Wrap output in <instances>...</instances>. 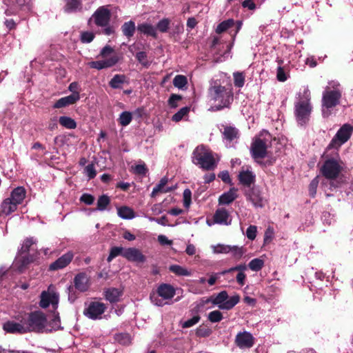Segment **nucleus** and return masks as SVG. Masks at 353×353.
Here are the masks:
<instances>
[{"label": "nucleus", "instance_id": "nucleus-47", "mask_svg": "<svg viewBox=\"0 0 353 353\" xmlns=\"http://www.w3.org/2000/svg\"><path fill=\"white\" fill-rule=\"evenodd\" d=\"M263 260L261 259H254L248 263V267L252 271H259L263 268Z\"/></svg>", "mask_w": 353, "mask_h": 353}, {"label": "nucleus", "instance_id": "nucleus-49", "mask_svg": "<svg viewBox=\"0 0 353 353\" xmlns=\"http://www.w3.org/2000/svg\"><path fill=\"white\" fill-rule=\"evenodd\" d=\"M94 34L90 31L82 32L80 35V40L83 43H89L93 41Z\"/></svg>", "mask_w": 353, "mask_h": 353}, {"label": "nucleus", "instance_id": "nucleus-60", "mask_svg": "<svg viewBox=\"0 0 353 353\" xmlns=\"http://www.w3.org/2000/svg\"><path fill=\"white\" fill-rule=\"evenodd\" d=\"M181 99V97L178 94H172L168 99V105L172 108H175L178 106V102Z\"/></svg>", "mask_w": 353, "mask_h": 353}, {"label": "nucleus", "instance_id": "nucleus-34", "mask_svg": "<svg viewBox=\"0 0 353 353\" xmlns=\"http://www.w3.org/2000/svg\"><path fill=\"white\" fill-rule=\"evenodd\" d=\"M169 270L172 273H174L176 276H191L192 273L190 271L187 270L186 268L179 265H172L169 267Z\"/></svg>", "mask_w": 353, "mask_h": 353}, {"label": "nucleus", "instance_id": "nucleus-18", "mask_svg": "<svg viewBox=\"0 0 353 353\" xmlns=\"http://www.w3.org/2000/svg\"><path fill=\"white\" fill-rule=\"evenodd\" d=\"M235 344L239 348H250L254 345V337L248 332H239L235 338Z\"/></svg>", "mask_w": 353, "mask_h": 353}, {"label": "nucleus", "instance_id": "nucleus-38", "mask_svg": "<svg viewBox=\"0 0 353 353\" xmlns=\"http://www.w3.org/2000/svg\"><path fill=\"white\" fill-rule=\"evenodd\" d=\"M132 120V114L128 111L122 112L119 117V123L122 126L128 125Z\"/></svg>", "mask_w": 353, "mask_h": 353}, {"label": "nucleus", "instance_id": "nucleus-10", "mask_svg": "<svg viewBox=\"0 0 353 353\" xmlns=\"http://www.w3.org/2000/svg\"><path fill=\"white\" fill-rule=\"evenodd\" d=\"M240 301L239 295L231 296L228 299V294L226 291H221L219 292L212 301L214 305H218L219 308L221 310H231Z\"/></svg>", "mask_w": 353, "mask_h": 353}, {"label": "nucleus", "instance_id": "nucleus-40", "mask_svg": "<svg viewBox=\"0 0 353 353\" xmlns=\"http://www.w3.org/2000/svg\"><path fill=\"white\" fill-rule=\"evenodd\" d=\"M167 183V178H161L160 183L153 188L152 192V196H155L159 192H167L168 190H164V186L166 185Z\"/></svg>", "mask_w": 353, "mask_h": 353}, {"label": "nucleus", "instance_id": "nucleus-46", "mask_svg": "<svg viewBox=\"0 0 353 353\" xmlns=\"http://www.w3.org/2000/svg\"><path fill=\"white\" fill-rule=\"evenodd\" d=\"M212 334V330L205 325H200L196 330V335L199 337H207Z\"/></svg>", "mask_w": 353, "mask_h": 353}, {"label": "nucleus", "instance_id": "nucleus-25", "mask_svg": "<svg viewBox=\"0 0 353 353\" xmlns=\"http://www.w3.org/2000/svg\"><path fill=\"white\" fill-rule=\"evenodd\" d=\"M26 196V190L22 186H19L14 188L11 194L10 199L15 202L17 205L22 203Z\"/></svg>", "mask_w": 353, "mask_h": 353}, {"label": "nucleus", "instance_id": "nucleus-23", "mask_svg": "<svg viewBox=\"0 0 353 353\" xmlns=\"http://www.w3.org/2000/svg\"><path fill=\"white\" fill-rule=\"evenodd\" d=\"M157 292L165 300L171 299L175 295L174 288L167 283H162L159 285L157 290Z\"/></svg>", "mask_w": 353, "mask_h": 353}, {"label": "nucleus", "instance_id": "nucleus-44", "mask_svg": "<svg viewBox=\"0 0 353 353\" xmlns=\"http://www.w3.org/2000/svg\"><path fill=\"white\" fill-rule=\"evenodd\" d=\"M190 112V108L183 107L181 108L176 113H175L172 117V120L175 122L180 121L184 117L187 116Z\"/></svg>", "mask_w": 353, "mask_h": 353}, {"label": "nucleus", "instance_id": "nucleus-62", "mask_svg": "<svg viewBox=\"0 0 353 353\" xmlns=\"http://www.w3.org/2000/svg\"><path fill=\"white\" fill-rule=\"evenodd\" d=\"M33 261L32 258L30 256H23L20 261L21 264L19 265V269L21 270L23 268H25L28 265Z\"/></svg>", "mask_w": 353, "mask_h": 353}, {"label": "nucleus", "instance_id": "nucleus-45", "mask_svg": "<svg viewBox=\"0 0 353 353\" xmlns=\"http://www.w3.org/2000/svg\"><path fill=\"white\" fill-rule=\"evenodd\" d=\"M124 248L122 247H112L110 249V252L109 256H108L107 261L110 262L113 259L117 257V256L121 255L123 256Z\"/></svg>", "mask_w": 353, "mask_h": 353}, {"label": "nucleus", "instance_id": "nucleus-27", "mask_svg": "<svg viewBox=\"0 0 353 353\" xmlns=\"http://www.w3.org/2000/svg\"><path fill=\"white\" fill-rule=\"evenodd\" d=\"M17 205L10 197L7 198L1 203V212L6 215H9L17 209Z\"/></svg>", "mask_w": 353, "mask_h": 353}, {"label": "nucleus", "instance_id": "nucleus-59", "mask_svg": "<svg viewBox=\"0 0 353 353\" xmlns=\"http://www.w3.org/2000/svg\"><path fill=\"white\" fill-rule=\"evenodd\" d=\"M237 176H255V174H253L249 165H244L241 168Z\"/></svg>", "mask_w": 353, "mask_h": 353}, {"label": "nucleus", "instance_id": "nucleus-57", "mask_svg": "<svg viewBox=\"0 0 353 353\" xmlns=\"http://www.w3.org/2000/svg\"><path fill=\"white\" fill-rule=\"evenodd\" d=\"M319 181L317 178H314L309 185V194L312 197H314L316 194V189L318 187Z\"/></svg>", "mask_w": 353, "mask_h": 353}, {"label": "nucleus", "instance_id": "nucleus-8", "mask_svg": "<svg viewBox=\"0 0 353 353\" xmlns=\"http://www.w3.org/2000/svg\"><path fill=\"white\" fill-rule=\"evenodd\" d=\"M312 106L310 99L300 100L295 103L294 114L297 123L301 125H305L310 120Z\"/></svg>", "mask_w": 353, "mask_h": 353}, {"label": "nucleus", "instance_id": "nucleus-37", "mask_svg": "<svg viewBox=\"0 0 353 353\" xmlns=\"http://www.w3.org/2000/svg\"><path fill=\"white\" fill-rule=\"evenodd\" d=\"M110 203V197L106 194H102L101 195L97 200V210L99 211H104L107 209V207Z\"/></svg>", "mask_w": 353, "mask_h": 353}, {"label": "nucleus", "instance_id": "nucleus-50", "mask_svg": "<svg viewBox=\"0 0 353 353\" xmlns=\"http://www.w3.org/2000/svg\"><path fill=\"white\" fill-rule=\"evenodd\" d=\"M132 170L133 171V174L138 175H145L147 174L148 170L144 163H139L135 165L132 166Z\"/></svg>", "mask_w": 353, "mask_h": 353}, {"label": "nucleus", "instance_id": "nucleus-12", "mask_svg": "<svg viewBox=\"0 0 353 353\" xmlns=\"http://www.w3.org/2000/svg\"><path fill=\"white\" fill-rule=\"evenodd\" d=\"M50 285L47 291H43L40 294L39 306L46 309L51 304L53 310H57L59 301V294L54 291H50Z\"/></svg>", "mask_w": 353, "mask_h": 353}, {"label": "nucleus", "instance_id": "nucleus-13", "mask_svg": "<svg viewBox=\"0 0 353 353\" xmlns=\"http://www.w3.org/2000/svg\"><path fill=\"white\" fill-rule=\"evenodd\" d=\"M223 142L227 148H232L239 138V130L232 126L222 125L221 129Z\"/></svg>", "mask_w": 353, "mask_h": 353}, {"label": "nucleus", "instance_id": "nucleus-24", "mask_svg": "<svg viewBox=\"0 0 353 353\" xmlns=\"http://www.w3.org/2000/svg\"><path fill=\"white\" fill-rule=\"evenodd\" d=\"M122 294L123 291L116 288H109L104 291L105 299L112 303L119 301L120 296Z\"/></svg>", "mask_w": 353, "mask_h": 353}, {"label": "nucleus", "instance_id": "nucleus-15", "mask_svg": "<svg viewBox=\"0 0 353 353\" xmlns=\"http://www.w3.org/2000/svg\"><path fill=\"white\" fill-rule=\"evenodd\" d=\"M281 146V143L276 138L271 140L270 145L266 144V164L270 165L276 161L279 156Z\"/></svg>", "mask_w": 353, "mask_h": 353}, {"label": "nucleus", "instance_id": "nucleus-51", "mask_svg": "<svg viewBox=\"0 0 353 353\" xmlns=\"http://www.w3.org/2000/svg\"><path fill=\"white\" fill-rule=\"evenodd\" d=\"M161 296L159 295V294L156 292H152L150 295V299L152 303H154L155 305L157 306H163L165 305V302L163 298H160Z\"/></svg>", "mask_w": 353, "mask_h": 353}, {"label": "nucleus", "instance_id": "nucleus-58", "mask_svg": "<svg viewBox=\"0 0 353 353\" xmlns=\"http://www.w3.org/2000/svg\"><path fill=\"white\" fill-rule=\"evenodd\" d=\"M257 228L255 225H250L246 230V236L250 240H254L256 238Z\"/></svg>", "mask_w": 353, "mask_h": 353}, {"label": "nucleus", "instance_id": "nucleus-53", "mask_svg": "<svg viewBox=\"0 0 353 353\" xmlns=\"http://www.w3.org/2000/svg\"><path fill=\"white\" fill-rule=\"evenodd\" d=\"M183 205L185 208H188L192 202V192L190 189H185L183 193Z\"/></svg>", "mask_w": 353, "mask_h": 353}, {"label": "nucleus", "instance_id": "nucleus-4", "mask_svg": "<svg viewBox=\"0 0 353 353\" xmlns=\"http://www.w3.org/2000/svg\"><path fill=\"white\" fill-rule=\"evenodd\" d=\"M325 161L320 168L322 176H339L341 174L345 172L347 168L345 163L341 160L339 153L333 156H322Z\"/></svg>", "mask_w": 353, "mask_h": 353}, {"label": "nucleus", "instance_id": "nucleus-52", "mask_svg": "<svg viewBox=\"0 0 353 353\" xmlns=\"http://www.w3.org/2000/svg\"><path fill=\"white\" fill-rule=\"evenodd\" d=\"M170 23L168 19L164 18L158 22L156 29L157 28L161 32H165L169 29Z\"/></svg>", "mask_w": 353, "mask_h": 353}, {"label": "nucleus", "instance_id": "nucleus-16", "mask_svg": "<svg viewBox=\"0 0 353 353\" xmlns=\"http://www.w3.org/2000/svg\"><path fill=\"white\" fill-rule=\"evenodd\" d=\"M250 152L252 157L257 162L265 157V142L261 138L256 137L252 143Z\"/></svg>", "mask_w": 353, "mask_h": 353}, {"label": "nucleus", "instance_id": "nucleus-11", "mask_svg": "<svg viewBox=\"0 0 353 353\" xmlns=\"http://www.w3.org/2000/svg\"><path fill=\"white\" fill-rule=\"evenodd\" d=\"M74 285H70L68 288L69 300L72 299V294H74V290L81 292H86L89 287V278L86 273L80 272L75 275L74 278Z\"/></svg>", "mask_w": 353, "mask_h": 353}, {"label": "nucleus", "instance_id": "nucleus-6", "mask_svg": "<svg viewBox=\"0 0 353 353\" xmlns=\"http://www.w3.org/2000/svg\"><path fill=\"white\" fill-rule=\"evenodd\" d=\"M110 11L104 6L99 7L92 15L89 22H94L97 27L103 28V33L111 35L114 33V28L110 25Z\"/></svg>", "mask_w": 353, "mask_h": 353}, {"label": "nucleus", "instance_id": "nucleus-54", "mask_svg": "<svg viewBox=\"0 0 353 353\" xmlns=\"http://www.w3.org/2000/svg\"><path fill=\"white\" fill-rule=\"evenodd\" d=\"M136 58L144 67H148L150 65V63L147 59V54L145 52H139L137 53Z\"/></svg>", "mask_w": 353, "mask_h": 353}, {"label": "nucleus", "instance_id": "nucleus-33", "mask_svg": "<svg viewBox=\"0 0 353 353\" xmlns=\"http://www.w3.org/2000/svg\"><path fill=\"white\" fill-rule=\"evenodd\" d=\"M125 76L123 74H115L110 81L109 85L112 88L119 89L125 81Z\"/></svg>", "mask_w": 353, "mask_h": 353}, {"label": "nucleus", "instance_id": "nucleus-28", "mask_svg": "<svg viewBox=\"0 0 353 353\" xmlns=\"http://www.w3.org/2000/svg\"><path fill=\"white\" fill-rule=\"evenodd\" d=\"M137 30L142 34L152 36L154 38H156L157 36L156 28L148 23L139 24L137 26Z\"/></svg>", "mask_w": 353, "mask_h": 353}, {"label": "nucleus", "instance_id": "nucleus-5", "mask_svg": "<svg viewBox=\"0 0 353 353\" xmlns=\"http://www.w3.org/2000/svg\"><path fill=\"white\" fill-rule=\"evenodd\" d=\"M100 56L103 58L101 60L94 61L89 63L91 68L102 70L111 68L119 62L118 56L114 53V49L107 45L104 46L100 52Z\"/></svg>", "mask_w": 353, "mask_h": 353}, {"label": "nucleus", "instance_id": "nucleus-3", "mask_svg": "<svg viewBox=\"0 0 353 353\" xmlns=\"http://www.w3.org/2000/svg\"><path fill=\"white\" fill-rule=\"evenodd\" d=\"M28 332L43 333L46 330L48 319L46 314L41 310L26 313L21 319Z\"/></svg>", "mask_w": 353, "mask_h": 353}, {"label": "nucleus", "instance_id": "nucleus-2", "mask_svg": "<svg viewBox=\"0 0 353 353\" xmlns=\"http://www.w3.org/2000/svg\"><path fill=\"white\" fill-rule=\"evenodd\" d=\"M192 159L194 164L204 170H214L219 162L214 154L203 145L195 148Z\"/></svg>", "mask_w": 353, "mask_h": 353}, {"label": "nucleus", "instance_id": "nucleus-42", "mask_svg": "<svg viewBox=\"0 0 353 353\" xmlns=\"http://www.w3.org/2000/svg\"><path fill=\"white\" fill-rule=\"evenodd\" d=\"M234 84L235 87L242 88L245 83V75L243 72H236L233 73Z\"/></svg>", "mask_w": 353, "mask_h": 353}, {"label": "nucleus", "instance_id": "nucleus-9", "mask_svg": "<svg viewBox=\"0 0 353 353\" xmlns=\"http://www.w3.org/2000/svg\"><path fill=\"white\" fill-rule=\"evenodd\" d=\"M352 132L353 127L350 124H344L339 128L336 134L332 138L327 145L326 150H329L332 148L338 149L340 148L343 143L350 139Z\"/></svg>", "mask_w": 353, "mask_h": 353}, {"label": "nucleus", "instance_id": "nucleus-21", "mask_svg": "<svg viewBox=\"0 0 353 353\" xmlns=\"http://www.w3.org/2000/svg\"><path fill=\"white\" fill-rule=\"evenodd\" d=\"M278 67L276 68V79L280 82H285L290 78V66L288 64L283 65V60L277 59Z\"/></svg>", "mask_w": 353, "mask_h": 353}, {"label": "nucleus", "instance_id": "nucleus-32", "mask_svg": "<svg viewBox=\"0 0 353 353\" xmlns=\"http://www.w3.org/2000/svg\"><path fill=\"white\" fill-rule=\"evenodd\" d=\"M341 179L342 178H324L322 184L325 188L329 187V190H333L341 185Z\"/></svg>", "mask_w": 353, "mask_h": 353}, {"label": "nucleus", "instance_id": "nucleus-35", "mask_svg": "<svg viewBox=\"0 0 353 353\" xmlns=\"http://www.w3.org/2000/svg\"><path fill=\"white\" fill-rule=\"evenodd\" d=\"M81 8V0H67L64 7L65 12L70 13L79 10Z\"/></svg>", "mask_w": 353, "mask_h": 353}, {"label": "nucleus", "instance_id": "nucleus-29", "mask_svg": "<svg viewBox=\"0 0 353 353\" xmlns=\"http://www.w3.org/2000/svg\"><path fill=\"white\" fill-rule=\"evenodd\" d=\"M229 218V213L225 208H220L216 210L214 214V222L219 224L228 225V219Z\"/></svg>", "mask_w": 353, "mask_h": 353}, {"label": "nucleus", "instance_id": "nucleus-22", "mask_svg": "<svg viewBox=\"0 0 353 353\" xmlns=\"http://www.w3.org/2000/svg\"><path fill=\"white\" fill-rule=\"evenodd\" d=\"M80 99L79 93H72L70 95L59 99L53 105L54 108H61L75 103Z\"/></svg>", "mask_w": 353, "mask_h": 353}, {"label": "nucleus", "instance_id": "nucleus-20", "mask_svg": "<svg viewBox=\"0 0 353 353\" xmlns=\"http://www.w3.org/2000/svg\"><path fill=\"white\" fill-rule=\"evenodd\" d=\"M123 256L129 261L143 263L145 261V256L141 252L135 248H129L125 249Z\"/></svg>", "mask_w": 353, "mask_h": 353}, {"label": "nucleus", "instance_id": "nucleus-31", "mask_svg": "<svg viewBox=\"0 0 353 353\" xmlns=\"http://www.w3.org/2000/svg\"><path fill=\"white\" fill-rule=\"evenodd\" d=\"M136 26L133 21L125 22L121 26L123 34L128 38L132 37L135 32Z\"/></svg>", "mask_w": 353, "mask_h": 353}, {"label": "nucleus", "instance_id": "nucleus-61", "mask_svg": "<svg viewBox=\"0 0 353 353\" xmlns=\"http://www.w3.org/2000/svg\"><path fill=\"white\" fill-rule=\"evenodd\" d=\"M80 201L86 205H92L94 201V197L90 194L84 193L81 195Z\"/></svg>", "mask_w": 353, "mask_h": 353}, {"label": "nucleus", "instance_id": "nucleus-30", "mask_svg": "<svg viewBox=\"0 0 353 353\" xmlns=\"http://www.w3.org/2000/svg\"><path fill=\"white\" fill-rule=\"evenodd\" d=\"M118 216L123 219H132L135 217L134 210L128 206H121L117 208Z\"/></svg>", "mask_w": 353, "mask_h": 353}, {"label": "nucleus", "instance_id": "nucleus-1", "mask_svg": "<svg viewBox=\"0 0 353 353\" xmlns=\"http://www.w3.org/2000/svg\"><path fill=\"white\" fill-rule=\"evenodd\" d=\"M208 99L210 103L208 110L219 111L230 106L233 101V93L230 88L213 81L208 90Z\"/></svg>", "mask_w": 353, "mask_h": 353}, {"label": "nucleus", "instance_id": "nucleus-14", "mask_svg": "<svg viewBox=\"0 0 353 353\" xmlns=\"http://www.w3.org/2000/svg\"><path fill=\"white\" fill-rule=\"evenodd\" d=\"M106 309L107 306L105 303L99 301H92L89 304L88 307L85 309L83 313L90 319H100Z\"/></svg>", "mask_w": 353, "mask_h": 353}, {"label": "nucleus", "instance_id": "nucleus-19", "mask_svg": "<svg viewBox=\"0 0 353 353\" xmlns=\"http://www.w3.org/2000/svg\"><path fill=\"white\" fill-rule=\"evenodd\" d=\"M3 329L8 333L10 334H23L27 333L23 322L20 321V323L15 322L14 321H8L3 325Z\"/></svg>", "mask_w": 353, "mask_h": 353}, {"label": "nucleus", "instance_id": "nucleus-36", "mask_svg": "<svg viewBox=\"0 0 353 353\" xmlns=\"http://www.w3.org/2000/svg\"><path fill=\"white\" fill-rule=\"evenodd\" d=\"M59 123L63 127L67 129L72 130L77 128L76 121L70 117H60Z\"/></svg>", "mask_w": 353, "mask_h": 353}, {"label": "nucleus", "instance_id": "nucleus-48", "mask_svg": "<svg viewBox=\"0 0 353 353\" xmlns=\"http://www.w3.org/2000/svg\"><path fill=\"white\" fill-rule=\"evenodd\" d=\"M208 320L212 323L220 322L223 316V314L219 310H214L208 314Z\"/></svg>", "mask_w": 353, "mask_h": 353}, {"label": "nucleus", "instance_id": "nucleus-55", "mask_svg": "<svg viewBox=\"0 0 353 353\" xmlns=\"http://www.w3.org/2000/svg\"><path fill=\"white\" fill-rule=\"evenodd\" d=\"M34 243L33 239L32 238H28L26 239L23 244L21 248V254H28L30 251V247Z\"/></svg>", "mask_w": 353, "mask_h": 353}, {"label": "nucleus", "instance_id": "nucleus-39", "mask_svg": "<svg viewBox=\"0 0 353 353\" xmlns=\"http://www.w3.org/2000/svg\"><path fill=\"white\" fill-rule=\"evenodd\" d=\"M234 25V21L232 19L223 21L217 26L216 32L221 34L232 27Z\"/></svg>", "mask_w": 353, "mask_h": 353}, {"label": "nucleus", "instance_id": "nucleus-63", "mask_svg": "<svg viewBox=\"0 0 353 353\" xmlns=\"http://www.w3.org/2000/svg\"><path fill=\"white\" fill-rule=\"evenodd\" d=\"M84 173L88 176H94L96 175L95 168L93 164H88L84 168Z\"/></svg>", "mask_w": 353, "mask_h": 353}, {"label": "nucleus", "instance_id": "nucleus-17", "mask_svg": "<svg viewBox=\"0 0 353 353\" xmlns=\"http://www.w3.org/2000/svg\"><path fill=\"white\" fill-rule=\"evenodd\" d=\"M74 257L72 252H68L52 262L48 267L49 271H57L68 266Z\"/></svg>", "mask_w": 353, "mask_h": 353}, {"label": "nucleus", "instance_id": "nucleus-41", "mask_svg": "<svg viewBox=\"0 0 353 353\" xmlns=\"http://www.w3.org/2000/svg\"><path fill=\"white\" fill-rule=\"evenodd\" d=\"M187 84V78L181 74L176 75L173 79V85L179 89H183Z\"/></svg>", "mask_w": 353, "mask_h": 353}, {"label": "nucleus", "instance_id": "nucleus-7", "mask_svg": "<svg viewBox=\"0 0 353 353\" xmlns=\"http://www.w3.org/2000/svg\"><path fill=\"white\" fill-rule=\"evenodd\" d=\"M342 92L339 89L325 90L322 97V114L324 118L329 117L332 109L340 103Z\"/></svg>", "mask_w": 353, "mask_h": 353}, {"label": "nucleus", "instance_id": "nucleus-64", "mask_svg": "<svg viewBox=\"0 0 353 353\" xmlns=\"http://www.w3.org/2000/svg\"><path fill=\"white\" fill-rule=\"evenodd\" d=\"M240 183L243 185L244 186H246L248 188H250L252 184L254 182L255 178H239Z\"/></svg>", "mask_w": 353, "mask_h": 353}, {"label": "nucleus", "instance_id": "nucleus-43", "mask_svg": "<svg viewBox=\"0 0 353 353\" xmlns=\"http://www.w3.org/2000/svg\"><path fill=\"white\" fill-rule=\"evenodd\" d=\"M49 325L54 330H59L61 327V319L57 310H53V318L49 321Z\"/></svg>", "mask_w": 353, "mask_h": 353}, {"label": "nucleus", "instance_id": "nucleus-26", "mask_svg": "<svg viewBox=\"0 0 353 353\" xmlns=\"http://www.w3.org/2000/svg\"><path fill=\"white\" fill-rule=\"evenodd\" d=\"M237 197L236 190L231 188L227 192L221 194L219 198V203L220 205H228L233 202Z\"/></svg>", "mask_w": 353, "mask_h": 353}, {"label": "nucleus", "instance_id": "nucleus-56", "mask_svg": "<svg viewBox=\"0 0 353 353\" xmlns=\"http://www.w3.org/2000/svg\"><path fill=\"white\" fill-rule=\"evenodd\" d=\"M201 319V317L199 315H195L192 318L184 321L182 323V327L183 328H188L190 327L195 324H196L199 320Z\"/></svg>", "mask_w": 353, "mask_h": 353}]
</instances>
